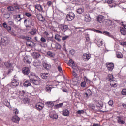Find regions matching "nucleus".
I'll list each match as a JSON object with an SVG mask.
<instances>
[{"mask_svg": "<svg viewBox=\"0 0 126 126\" xmlns=\"http://www.w3.org/2000/svg\"><path fill=\"white\" fill-rule=\"evenodd\" d=\"M29 80H26L24 83L23 85L25 87H28L31 85V83L35 85H39L41 83L40 78L36 75L34 73H31L29 76Z\"/></svg>", "mask_w": 126, "mask_h": 126, "instance_id": "1", "label": "nucleus"}, {"mask_svg": "<svg viewBox=\"0 0 126 126\" xmlns=\"http://www.w3.org/2000/svg\"><path fill=\"white\" fill-rule=\"evenodd\" d=\"M3 27L6 29L8 32H9V34H10V35H12V36H14V37L17 36V34L16 33V32H15V30H14L13 29H11V27L8 26L6 22H4L3 23Z\"/></svg>", "mask_w": 126, "mask_h": 126, "instance_id": "2", "label": "nucleus"}, {"mask_svg": "<svg viewBox=\"0 0 126 126\" xmlns=\"http://www.w3.org/2000/svg\"><path fill=\"white\" fill-rule=\"evenodd\" d=\"M45 104L42 102H38L35 105V108L37 111L41 112L44 109Z\"/></svg>", "mask_w": 126, "mask_h": 126, "instance_id": "3", "label": "nucleus"}, {"mask_svg": "<svg viewBox=\"0 0 126 126\" xmlns=\"http://www.w3.org/2000/svg\"><path fill=\"white\" fill-rule=\"evenodd\" d=\"M75 17V15L73 12H70L66 15V19L67 21H72Z\"/></svg>", "mask_w": 126, "mask_h": 126, "instance_id": "4", "label": "nucleus"}, {"mask_svg": "<svg viewBox=\"0 0 126 126\" xmlns=\"http://www.w3.org/2000/svg\"><path fill=\"white\" fill-rule=\"evenodd\" d=\"M35 9H37L39 12L41 13H45V15H47V12H45L43 9V7L41 4H36L34 6Z\"/></svg>", "mask_w": 126, "mask_h": 126, "instance_id": "5", "label": "nucleus"}, {"mask_svg": "<svg viewBox=\"0 0 126 126\" xmlns=\"http://www.w3.org/2000/svg\"><path fill=\"white\" fill-rule=\"evenodd\" d=\"M106 67L109 71H113L114 65L113 63H107L106 64Z\"/></svg>", "mask_w": 126, "mask_h": 126, "instance_id": "6", "label": "nucleus"}, {"mask_svg": "<svg viewBox=\"0 0 126 126\" xmlns=\"http://www.w3.org/2000/svg\"><path fill=\"white\" fill-rule=\"evenodd\" d=\"M22 73L24 75H28L30 73V69L28 67L23 68Z\"/></svg>", "mask_w": 126, "mask_h": 126, "instance_id": "7", "label": "nucleus"}, {"mask_svg": "<svg viewBox=\"0 0 126 126\" xmlns=\"http://www.w3.org/2000/svg\"><path fill=\"white\" fill-rule=\"evenodd\" d=\"M117 123L120 125H125V120H123V116L116 117Z\"/></svg>", "mask_w": 126, "mask_h": 126, "instance_id": "8", "label": "nucleus"}, {"mask_svg": "<svg viewBox=\"0 0 126 126\" xmlns=\"http://www.w3.org/2000/svg\"><path fill=\"white\" fill-rule=\"evenodd\" d=\"M24 62L25 63L29 64V63H31V59H30L29 56H26L24 58Z\"/></svg>", "mask_w": 126, "mask_h": 126, "instance_id": "9", "label": "nucleus"}, {"mask_svg": "<svg viewBox=\"0 0 126 126\" xmlns=\"http://www.w3.org/2000/svg\"><path fill=\"white\" fill-rule=\"evenodd\" d=\"M91 58L90 54L84 53L83 55V59L84 61H88Z\"/></svg>", "mask_w": 126, "mask_h": 126, "instance_id": "10", "label": "nucleus"}, {"mask_svg": "<svg viewBox=\"0 0 126 126\" xmlns=\"http://www.w3.org/2000/svg\"><path fill=\"white\" fill-rule=\"evenodd\" d=\"M12 122H14V123H17V124H18V123H19V121H20V118L17 115H15L12 117Z\"/></svg>", "mask_w": 126, "mask_h": 126, "instance_id": "11", "label": "nucleus"}, {"mask_svg": "<svg viewBox=\"0 0 126 126\" xmlns=\"http://www.w3.org/2000/svg\"><path fill=\"white\" fill-rule=\"evenodd\" d=\"M33 65H34V66H35V67L38 68L39 66H41V62H40V61L39 60H35L34 62H33Z\"/></svg>", "mask_w": 126, "mask_h": 126, "instance_id": "12", "label": "nucleus"}, {"mask_svg": "<svg viewBox=\"0 0 126 126\" xmlns=\"http://www.w3.org/2000/svg\"><path fill=\"white\" fill-rule=\"evenodd\" d=\"M3 105H4V106H6V107L9 108V109H11V105H10V103L8 102V100H7V99H4L3 101Z\"/></svg>", "mask_w": 126, "mask_h": 126, "instance_id": "13", "label": "nucleus"}, {"mask_svg": "<svg viewBox=\"0 0 126 126\" xmlns=\"http://www.w3.org/2000/svg\"><path fill=\"white\" fill-rule=\"evenodd\" d=\"M11 84L13 86H15V87L18 86L19 85V80L14 79L12 81Z\"/></svg>", "mask_w": 126, "mask_h": 126, "instance_id": "14", "label": "nucleus"}, {"mask_svg": "<svg viewBox=\"0 0 126 126\" xmlns=\"http://www.w3.org/2000/svg\"><path fill=\"white\" fill-rule=\"evenodd\" d=\"M40 77L42 78V79H47L48 77H49V73H43L40 74Z\"/></svg>", "mask_w": 126, "mask_h": 126, "instance_id": "15", "label": "nucleus"}, {"mask_svg": "<svg viewBox=\"0 0 126 126\" xmlns=\"http://www.w3.org/2000/svg\"><path fill=\"white\" fill-rule=\"evenodd\" d=\"M60 28L62 31H64V32H65V31H66V30H67L68 26L66 25H61Z\"/></svg>", "mask_w": 126, "mask_h": 126, "instance_id": "16", "label": "nucleus"}, {"mask_svg": "<svg viewBox=\"0 0 126 126\" xmlns=\"http://www.w3.org/2000/svg\"><path fill=\"white\" fill-rule=\"evenodd\" d=\"M63 116L65 117H68L69 116V111H68L67 109H64L62 111Z\"/></svg>", "mask_w": 126, "mask_h": 126, "instance_id": "17", "label": "nucleus"}, {"mask_svg": "<svg viewBox=\"0 0 126 126\" xmlns=\"http://www.w3.org/2000/svg\"><path fill=\"white\" fill-rule=\"evenodd\" d=\"M110 84L112 87H117V81L114 79L110 81Z\"/></svg>", "mask_w": 126, "mask_h": 126, "instance_id": "18", "label": "nucleus"}, {"mask_svg": "<svg viewBox=\"0 0 126 126\" xmlns=\"http://www.w3.org/2000/svg\"><path fill=\"white\" fill-rule=\"evenodd\" d=\"M84 19L85 21H86V22H89V21L91 20V18H90V16H89V14L85 15Z\"/></svg>", "mask_w": 126, "mask_h": 126, "instance_id": "19", "label": "nucleus"}, {"mask_svg": "<svg viewBox=\"0 0 126 126\" xmlns=\"http://www.w3.org/2000/svg\"><path fill=\"white\" fill-rule=\"evenodd\" d=\"M32 55L33 59H39L40 58V54L38 52H33Z\"/></svg>", "mask_w": 126, "mask_h": 126, "instance_id": "20", "label": "nucleus"}, {"mask_svg": "<svg viewBox=\"0 0 126 126\" xmlns=\"http://www.w3.org/2000/svg\"><path fill=\"white\" fill-rule=\"evenodd\" d=\"M55 39L56 40L57 42H61L62 41V36L58 34H55Z\"/></svg>", "mask_w": 126, "mask_h": 126, "instance_id": "21", "label": "nucleus"}, {"mask_svg": "<svg viewBox=\"0 0 126 126\" xmlns=\"http://www.w3.org/2000/svg\"><path fill=\"white\" fill-rule=\"evenodd\" d=\"M55 104H54V102L53 101H48L46 102V106L48 108H53Z\"/></svg>", "mask_w": 126, "mask_h": 126, "instance_id": "22", "label": "nucleus"}, {"mask_svg": "<svg viewBox=\"0 0 126 126\" xmlns=\"http://www.w3.org/2000/svg\"><path fill=\"white\" fill-rule=\"evenodd\" d=\"M97 21H98L100 23H102L104 21V16L102 15L98 16L97 18Z\"/></svg>", "mask_w": 126, "mask_h": 126, "instance_id": "23", "label": "nucleus"}, {"mask_svg": "<svg viewBox=\"0 0 126 126\" xmlns=\"http://www.w3.org/2000/svg\"><path fill=\"white\" fill-rule=\"evenodd\" d=\"M73 4H75V5H79L80 4V1L81 0H72Z\"/></svg>", "mask_w": 126, "mask_h": 126, "instance_id": "24", "label": "nucleus"}, {"mask_svg": "<svg viewBox=\"0 0 126 126\" xmlns=\"http://www.w3.org/2000/svg\"><path fill=\"white\" fill-rule=\"evenodd\" d=\"M52 85H47L45 87V90L47 92H51V90H52Z\"/></svg>", "mask_w": 126, "mask_h": 126, "instance_id": "25", "label": "nucleus"}, {"mask_svg": "<svg viewBox=\"0 0 126 126\" xmlns=\"http://www.w3.org/2000/svg\"><path fill=\"white\" fill-rule=\"evenodd\" d=\"M107 81H111V80H113L114 79V76L111 74H108L107 78H106Z\"/></svg>", "mask_w": 126, "mask_h": 126, "instance_id": "26", "label": "nucleus"}, {"mask_svg": "<svg viewBox=\"0 0 126 126\" xmlns=\"http://www.w3.org/2000/svg\"><path fill=\"white\" fill-rule=\"evenodd\" d=\"M4 65H5V66H6V67H7V68H9V67H11V66H12V64L9 62H5L4 63Z\"/></svg>", "mask_w": 126, "mask_h": 126, "instance_id": "27", "label": "nucleus"}, {"mask_svg": "<svg viewBox=\"0 0 126 126\" xmlns=\"http://www.w3.org/2000/svg\"><path fill=\"white\" fill-rule=\"evenodd\" d=\"M76 12L79 14H82V13L84 12V9L82 8H79L77 10Z\"/></svg>", "mask_w": 126, "mask_h": 126, "instance_id": "28", "label": "nucleus"}, {"mask_svg": "<svg viewBox=\"0 0 126 126\" xmlns=\"http://www.w3.org/2000/svg\"><path fill=\"white\" fill-rule=\"evenodd\" d=\"M63 106V103H59L58 104H56L54 106V108L55 109H59V108H62Z\"/></svg>", "mask_w": 126, "mask_h": 126, "instance_id": "29", "label": "nucleus"}, {"mask_svg": "<svg viewBox=\"0 0 126 126\" xmlns=\"http://www.w3.org/2000/svg\"><path fill=\"white\" fill-rule=\"evenodd\" d=\"M36 33H37V29L33 28L32 30V32H31V35H36Z\"/></svg>", "mask_w": 126, "mask_h": 126, "instance_id": "30", "label": "nucleus"}, {"mask_svg": "<svg viewBox=\"0 0 126 126\" xmlns=\"http://www.w3.org/2000/svg\"><path fill=\"white\" fill-rule=\"evenodd\" d=\"M23 101L24 102L25 104H30V100L28 98H24L23 99Z\"/></svg>", "mask_w": 126, "mask_h": 126, "instance_id": "31", "label": "nucleus"}, {"mask_svg": "<svg viewBox=\"0 0 126 126\" xmlns=\"http://www.w3.org/2000/svg\"><path fill=\"white\" fill-rule=\"evenodd\" d=\"M120 32L122 35H126V30L124 28H121Z\"/></svg>", "mask_w": 126, "mask_h": 126, "instance_id": "32", "label": "nucleus"}, {"mask_svg": "<svg viewBox=\"0 0 126 126\" xmlns=\"http://www.w3.org/2000/svg\"><path fill=\"white\" fill-rule=\"evenodd\" d=\"M116 57H117L118 59H122V58L124 57V55L122 54V53L118 52L116 53Z\"/></svg>", "mask_w": 126, "mask_h": 126, "instance_id": "33", "label": "nucleus"}, {"mask_svg": "<svg viewBox=\"0 0 126 126\" xmlns=\"http://www.w3.org/2000/svg\"><path fill=\"white\" fill-rule=\"evenodd\" d=\"M47 54L48 56H49V57H50L51 58H54L55 56V54L51 51H48Z\"/></svg>", "mask_w": 126, "mask_h": 126, "instance_id": "34", "label": "nucleus"}, {"mask_svg": "<svg viewBox=\"0 0 126 126\" xmlns=\"http://www.w3.org/2000/svg\"><path fill=\"white\" fill-rule=\"evenodd\" d=\"M97 45L98 47H101L103 45V41L102 40H97Z\"/></svg>", "mask_w": 126, "mask_h": 126, "instance_id": "35", "label": "nucleus"}, {"mask_svg": "<svg viewBox=\"0 0 126 126\" xmlns=\"http://www.w3.org/2000/svg\"><path fill=\"white\" fill-rule=\"evenodd\" d=\"M68 65L71 66H74V61H73L72 59H70L68 62Z\"/></svg>", "mask_w": 126, "mask_h": 126, "instance_id": "36", "label": "nucleus"}, {"mask_svg": "<svg viewBox=\"0 0 126 126\" xmlns=\"http://www.w3.org/2000/svg\"><path fill=\"white\" fill-rule=\"evenodd\" d=\"M4 17L7 19H8V18L10 17V13H9V12H7L5 14H4Z\"/></svg>", "mask_w": 126, "mask_h": 126, "instance_id": "37", "label": "nucleus"}, {"mask_svg": "<svg viewBox=\"0 0 126 126\" xmlns=\"http://www.w3.org/2000/svg\"><path fill=\"white\" fill-rule=\"evenodd\" d=\"M55 48L57 50H60L61 49V45L59 43H56L55 45Z\"/></svg>", "mask_w": 126, "mask_h": 126, "instance_id": "38", "label": "nucleus"}, {"mask_svg": "<svg viewBox=\"0 0 126 126\" xmlns=\"http://www.w3.org/2000/svg\"><path fill=\"white\" fill-rule=\"evenodd\" d=\"M106 23H107V25H108L109 26H111V25H112V24H113V23L112 22V20H111L110 19L107 20Z\"/></svg>", "mask_w": 126, "mask_h": 126, "instance_id": "39", "label": "nucleus"}, {"mask_svg": "<svg viewBox=\"0 0 126 126\" xmlns=\"http://www.w3.org/2000/svg\"><path fill=\"white\" fill-rule=\"evenodd\" d=\"M8 25H10L11 26H14L15 25V24H14V22H13V21H9L8 22Z\"/></svg>", "mask_w": 126, "mask_h": 126, "instance_id": "40", "label": "nucleus"}, {"mask_svg": "<svg viewBox=\"0 0 126 126\" xmlns=\"http://www.w3.org/2000/svg\"><path fill=\"white\" fill-rule=\"evenodd\" d=\"M110 34L111 33H110V32H109L108 31H104L103 32V35H105V36H107L108 37H109Z\"/></svg>", "mask_w": 126, "mask_h": 126, "instance_id": "41", "label": "nucleus"}, {"mask_svg": "<svg viewBox=\"0 0 126 126\" xmlns=\"http://www.w3.org/2000/svg\"><path fill=\"white\" fill-rule=\"evenodd\" d=\"M7 9L9 11H14V7L12 6L8 7Z\"/></svg>", "mask_w": 126, "mask_h": 126, "instance_id": "42", "label": "nucleus"}, {"mask_svg": "<svg viewBox=\"0 0 126 126\" xmlns=\"http://www.w3.org/2000/svg\"><path fill=\"white\" fill-rule=\"evenodd\" d=\"M94 32L95 33H98V34H103V32H102L99 30H94Z\"/></svg>", "mask_w": 126, "mask_h": 126, "instance_id": "43", "label": "nucleus"}, {"mask_svg": "<svg viewBox=\"0 0 126 126\" xmlns=\"http://www.w3.org/2000/svg\"><path fill=\"white\" fill-rule=\"evenodd\" d=\"M19 113V111H18V109H15L13 110V113L15 114L16 116V115H18V113Z\"/></svg>", "mask_w": 126, "mask_h": 126, "instance_id": "44", "label": "nucleus"}, {"mask_svg": "<svg viewBox=\"0 0 126 126\" xmlns=\"http://www.w3.org/2000/svg\"><path fill=\"white\" fill-rule=\"evenodd\" d=\"M103 104L102 103H100V102H99L97 104V107H98V108H100V109H102V108H103Z\"/></svg>", "mask_w": 126, "mask_h": 126, "instance_id": "45", "label": "nucleus"}, {"mask_svg": "<svg viewBox=\"0 0 126 126\" xmlns=\"http://www.w3.org/2000/svg\"><path fill=\"white\" fill-rule=\"evenodd\" d=\"M77 113L78 114V115H80L81 114H84V111L83 110H78L77 111Z\"/></svg>", "mask_w": 126, "mask_h": 126, "instance_id": "46", "label": "nucleus"}, {"mask_svg": "<svg viewBox=\"0 0 126 126\" xmlns=\"http://www.w3.org/2000/svg\"><path fill=\"white\" fill-rule=\"evenodd\" d=\"M68 38H69V36H68V35H66L64 37H62V41H65V40L68 39Z\"/></svg>", "mask_w": 126, "mask_h": 126, "instance_id": "47", "label": "nucleus"}, {"mask_svg": "<svg viewBox=\"0 0 126 126\" xmlns=\"http://www.w3.org/2000/svg\"><path fill=\"white\" fill-rule=\"evenodd\" d=\"M108 105L109 106H113V105H114V101L112 100H110L108 102Z\"/></svg>", "mask_w": 126, "mask_h": 126, "instance_id": "48", "label": "nucleus"}, {"mask_svg": "<svg viewBox=\"0 0 126 126\" xmlns=\"http://www.w3.org/2000/svg\"><path fill=\"white\" fill-rule=\"evenodd\" d=\"M81 87H85V86H86V82H85V81L82 82L81 83Z\"/></svg>", "mask_w": 126, "mask_h": 126, "instance_id": "49", "label": "nucleus"}, {"mask_svg": "<svg viewBox=\"0 0 126 126\" xmlns=\"http://www.w3.org/2000/svg\"><path fill=\"white\" fill-rule=\"evenodd\" d=\"M6 40H7L6 37H2L1 41V42H3V43H5V42H6Z\"/></svg>", "mask_w": 126, "mask_h": 126, "instance_id": "50", "label": "nucleus"}, {"mask_svg": "<svg viewBox=\"0 0 126 126\" xmlns=\"http://www.w3.org/2000/svg\"><path fill=\"white\" fill-rule=\"evenodd\" d=\"M122 94L123 95H126V89H123L122 91Z\"/></svg>", "mask_w": 126, "mask_h": 126, "instance_id": "51", "label": "nucleus"}, {"mask_svg": "<svg viewBox=\"0 0 126 126\" xmlns=\"http://www.w3.org/2000/svg\"><path fill=\"white\" fill-rule=\"evenodd\" d=\"M86 39L87 42H89V41H90V38L89 37V34H87L86 35Z\"/></svg>", "mask_w": 126, "mask_h": 126, "instance_id": "52", "label": "nucleus"}, {"mask_svg": "<svg viewBox=\"0 0 126 126\" xmlns=\"http://www.w3.org/2000/svg\"><path fill=\"white\" fill-rule=\"evenodd\" d=\"M40 41L42 43H46V39L44 37H41L40 39Z\"/></svg>", "mask_w": 126, "mask_h": 126, "instance_id": "53", "label": "nucleus"}, {"mask_svg": "<svg viewBox=\"0 0 126 126\" xmlns=\"http://www.w3.org/2000/svg\"><path fill=\"white\" fill-rule=\"evenodd\" d=\"M25 15H26V16H27V17H30V16H32V15L30 13L27 12H26L25 13Z\"/></svg>", "mask_w": 126, "mask_h": 126, "instance_id": "54", "label": "nucleus"}, {"mask_svg": "<svg viewBox=\"0 0 126 126\" xmlns=\"http://www.w3.org/2000/svg\"><path fill=\"white\" fill-rule=\"evenodd\" d=\"M31 43H32L31 41H27L26 45L27 46H29L30 47H31Z\"/></svg>", "mask_w": 126, "mask_h": 126, "instance_id": "55", "label": "nucleus"}, {"mask_svg": "<svg viewBox=\"0 0 126 126\" xmlns=\"http://www.w3.org/2000/svg\"><path fill=\"white\" fill-rule=\"evenodd\" d=\"M114 2V1L113 0H108L107 1V3L108 4H112V3H113Z\"/></svg>", "mask_w": 126, "mask_h": 126, "instance_id": "56", "label": "nucleus"}, {"mask_svg": "<svg viewBox=\"0 0 126 126\" xmlns=\"http://www.w3.org/2000/svg\"><path fill=\"white\" fill-rule=\"evenodd\" d=\"M57 69H58V71H59V72H62V71H63L62 67H61L60 66H58V67H57Z\"/></svg>", "mask_w": 126, "mask_h": 126, "instance_id": "57", "label": "nucleus"}, {"mask_svg": "<svg viewBox=\"0 0 126 126\" xmlns=\"http://www.w3.org/2000/svg\"><path fill=\"white\" fill-rule=\"evenodd\" d=\"M72 75L74 77H77V74H76L74 71H73Z\"/></svg>", "mask_w": 126, "mask_h": 126, "instance_id": "58", "label": "nucleus"}, {"mask_svg": "<svg viewBox=\"0 0 126 126\" xmlns=\"http://www.w3.org/2000/svg\"><path fill=\"white\" fill-rule=\"evenodd\" d=\"M84 28H81V29L79 30V32H84Z\"/></svg>", "mask_w": 126, "mask_h": 126, "instance_id": "59", "label": "nucleus"}, {"mask_svg": "<svg viewBox=\"0 0 126 126\" xmlns=\"http://www.w3.org/2000/svg\"><path fill=\"white\" fill-rule=\"evenodd\" d=\"M47 5L49 7L51 6V5H52V2L50 1L47 2Z\"/></svg>", "mask_w": 126, "mask_h": 126, "instance_id": "60", "label": "nucleus"}, {"mask_svg": "<svg viewBox=\"0 0 126 126\" xmlns=\"http://www.w3.org/2000/svg\"><path fill=\"white\" fill-rule=\"evenodd\" d=\"M121 45L123 46V47H126V42H122L121 43Z\"/></svg>", "mask_w": 126, "mask_h": 126, "instance_id": "61", "label": "nucleus"}, {"mask_svg": "<svg viewBox=\"0 0 126 126\" xmlns=\"http://www.w3.org/2000/svg\"><path fill=\"white\" fill-rule=\"evenodd\" d=\"M108 37H110V38H112V39H113V40H115V37L112 35V34H109V36Z\"/></svg>", "mask_w": 126, "mask_h": 126, "instance_id": "62", "label": "nucleus"}, {"mask_svg": "<svg viewBox=\"0 0 126 126\" xmlns=\"http://www.w3.org/2000/svg\"><path fill=\"white\" fill-rule=\"evenodd\" d=\"M84 95L87 97V98H88L90 96V95L88 94L87 93H85Z\"/></svg>", "mask_w": 126, "mask_h": 126, "instance_id": "63", "label": "nucleus"}, {"mask_svg": "<svg viewBox=\"0 0 126 126\" xmlns=\"http://www.w3.org/2000/svg\"><path fill=\"white\" fill-rule=\"evenodd\" d=\"M92 126H102L99 125L98 124H94Z\"/></svg>", "mask_w": 126, "mask_h": 126, "instance_id": "64", "label": "nucleus"}]
</instances>
